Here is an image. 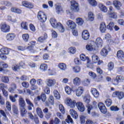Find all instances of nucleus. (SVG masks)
I'll return each instance as SVG.
<instances>
[{"instance_id":"nucleus-1","label":"nucleus","mask_w":124,"mask_h":124,"mask_svg":"<svg viewBox=\"0 0 124 124\" xmlns=\"http://www.w3.org/2000/svg\"><path fill=\"white\" fill-rule=\"evenodd\" d=\"M49 22L53 28L58 29L60 32H64L65 30L63 26H62V24L60 22L57 23L56 19L51 18L49 20Z\"/></svg>"},{"instance_id":"nucleus-43","label":"nucleus","mask_w":124,"mask_h":124,"mask_svg":"<svg viewBox=\"0 0 124 124\" xmlns=\"http://www.w3.org/2000/svg\"><path fill=\"white\" fill-rule=\"evenodd\" d=\"M19 66H17L16 63H15V62H13L12 63V68L14 71H16L17 70V69H19Z\"/></svg>"},{"instance_id":"nucleus-16","label":"nucleus","mask_w":124,"mask_h":124,"mask_svg":"<svg viewBox=\"0 0 124 124\" xmlns=\"http://www.w3.org/2000/svg\"><path fill=\"white\" fill-rule=\"evenodd\" d=\"M113 4L116 9L118 10H120V9H121V8L122 7V3L120 2V1L115 0L113 1Z\"/></svg>"},{"instance_id":"nucleus-47","label":"nucleus","mask_w":124,"mask_h":124,"mask_svg":"<svg viewBox=\"0 0 124 124\" xmlns=\"http://www.w3.org/2000/svg\"><path fill=\"white\" fill-rule=\"evenodd\" d=\"M73 70L75 73H79L81 71V68L79 66H75L73 67Z\"/></svg>"},{"instance_id":"nucleus-9","label":"nucleus","mask_w":124,"mask_h":124,"mask_svg":"<svg viewBox=\"0 0 124 124\" xmlns=\"http://www.w3.org/2000/svg\"><path fill=\"white\" fill-rule=\"evenodd\" d=\"M66 25L68 28H70V29H71V30H74V29H76V23H75V22L72 20H69L67 21Z\"/></svg>"},{"instance_id":"nucleus-14","label":"nucleus","mask_w":124,"mask_h":124,"mask_svg":"<svg viewBox=\"0 0 124 124\" xmlns=\"http://www.w3.org/2000/svg\"><path fill=\"white\" fill-rule=\"evenodd\" d=\"M73 84L75 87H78L81 85V78L79 77H76L73 79Z\"/></svg>"},{"instance_id":"nucleus-30","label":"nucleus","mask_w":124,"mask_h":124,"mask_svg":"<svg viewBox=\"0 0 124 124\" xmlns=\"http://www.w3.org/2000/svg\"><path fill=\"white\" fill-rule=\"evenodd\" d=\"M101 55L103 56V57H106L108 55V53H109V51L107 50L106 47L103 48L101 50Z\"/></svg>"},{"instance_id":"nucleus-29","label":"nucleus","mask_w":124,"mask_h":124,"mask_svg":"<svg viewBox=\"0 0 124 124\" xmlns=\"http://www.w3.org/2000/svg\"><path fill=\"white\" fill-rule=\"evenodd\" d=\"M36 113L39 116L41 119H43L44 115H43V112H42V110H41V108H37L36 109Z\"/></svg>"},{"instance_id":"nucleus-51","label":"nucleus","mask_w":124,"mask_h":124,"mask_svg":"<svg viewBox=\"0 0 124 124\" xmlns=\"http://www.w3.org/2000/svg\"><path fill=\"white\" fill-rule=\"evenodd\" d=\"M13 111L14 114H16V115H18V114H19V110L18 109V107L16 106V105L13 106Z\"/></svg>"},{"instance_id":"nucleus-61","label":"nucleus","mask_w":124,"mask_h":124,"mask_svg":"<svg viewBox=\"0 0 124 124\" xmlns=\"http://www.w3.org/2000/svg\"><path fill=\"white\" fill-rule=\"evenodd\" d=\"M48 100L50 104L53 105L54 104V97L52 95H50L48 97Z\"/></svg>"},{"instance_id":"nucleus-42","label":"nucleus","mask_w":124,"mask_h":124,"mask_svg":"<svg viewBox=\"0 0 124 124\" xmlns=\"http://www.w3.org/2000/svg\"><path fill=\"white\" fill-rule=\"evenodd\" d=\"M38 99L39 100H40V99H41L43 102H45L46 100V95L45 93H42L41 94V96H38Z\"/></svg>"},{"instance_id":"nucleus-48","label":"nucleus","mask_w":124,"mask_h":124,"mask_svg":"<svg viewBox=\"0 0 124 124\" xmlns=\"http://www.w3.org/2000/svg\"><path fill=\"white\" fill-rule=\"evenodd\" d=\"M105 104H106L107 107H110V106L112 105V100L107 99L105 102Z\"/></svg>"},{"instance_id":"nucleus-4","label":"nucleus","mask_w":124,"mask_h":124,"mask_svg":"<svg viewBox=\"0 0 124 124\" xmlns=\"http://www.w3.org/2000/svg\"><path fill=\"white\" fill-rule=\"evenodd\" d=\"M0 30L2 32H9L10 26L5 23H2L0 24Z\"/></svg>"},{"instance_id":"nucleus-34","label":"nucleus","mask_w":124,"mask_h":124,"mask_svg":"<svg viewBox=\"0 0 124 124\" xmlns=\"http://www.w3.org/2000/svg\"><path fill=\"white\" fill-rule=\"evenodd\" d=\"M11 11H12V12H14V13H17L18 14H21V13H22V10L15 7H12L11 9Z\"/></svg>"},{"instance_id":"nucleus-56","label":"nucleus","mask_w":124,"mask_h":124,"mask_svg":"<svg viewBox=\"0 0 124 124\" xmlns=\"http://www.w3.org/2000/svg\"><path fill=\"white\" fill-rule=\"evenodd\" d=\"M59 109L62 114H64V113H65V109L62 105H59Z\"/></svg>"},{"instance_id":"nucleus-5","label":"nucleus","mask_w":124,"mask_h":124,"mask_svg":"<svg viewBox=\"0 0 124 124\" xmlns=\"http://www.w3.org/2000/svg\"><path fill=\"white\" fill-rule=\"evenodd\" d=\"M71 8L72 10L75 11V12H78L79 11V7L78 6V3L75 0H72L71 1Z\"/></svg>"},{"instance_id":"nucleus-41","label":"nucleus","mask_w":124,"mask_h":124,"mask_svg":"<svg viewBox=\"0 0 124 124\" xmlns=\"http://www.w3.org/2000/svg\"><path fill=\"white\" fill-rule=\"evenodd\" d=\"M88 18L90 21H93L94 20V15L93 12H89L88 14Z\"/></svg>"},{"instance_id":"nucleus-6","label":"nucleus","mask_w":124,"mask_h":124,"mask_svg":"<svg viewBox=\"0 0 124 124\" xmlns=\"http://www.w3.org/2000/svg\"><path fill=\"white\" fill-rule=\"evenodd\" d=\"M46 84L47 87H54L57 84V81L54 79L48 78L46 80Z\"/></svg>"},{"instance_id":"nucleus-39","label":"nucleus","mask_w":124,"mask_h":124,"mask_svg":"<svg viewBox=\"0 0 124 124\" xmlns=\"http://www.w3.org/2000/svg\"><path fill=\"white\" fill-rule=\"evenodd\" d=\"M99 8L103 12H107V8L103 4H99Z\"/></svg>"},{"instance_id":"nucleus-20","label":"nucleus","mask_w":124,"mask_h":124,"mask_svg":"<svg viewBox=\"0 0 124 124\" xmlns=\"http://www.w3.org/2000/svg\"><path fill=\"white\" fill-rule=\"evenodd\" d=\"M0 52L1 54L9 55V53H10V49L7 47H2L0 49Z\"/></svg>"},{"instance_id":"nucleus-46","label":"nucleus","mask_w":124,"mask_h":124,"mask_svg":"<svg viewBox=\"0 0 124 124\" xmlns=\"http://www.w3.org/2000/svg\"><path fill=\"white\" fill-rule=\"evenodd\" d=\"M80 59L82 62H85V61H89L90 59H89L88 57H86V55L84 54H81L80 55Z\"/></svg>"},{"instance_id":"nucleus-8","label":"nucleus","mask_w":124,"mask_h":124,"mask_svg":"<svg viewBox=\"0 0 124 124\" xmlns=\"http://www.w3.org/2000/svg\"><path fill=\"white\" fill-rule=\"evenodd\" d=\"M99 110L101 111L102 114H106L107 113V109L106 108V107L105 105L103 104L102 103H99L98 105Z\"/></svg>"},{"instance_id":"nucleus-17","label":"nucleus","mask_w":124,"mask_h":124,"mask_svg":"<svg viewBox=\"0 0 124 124\" xmlns=\"http://www.w3.org/2000/svg\"><path fill=\"white\" fill-rule=\"evenodd\" d=\"M18 103L19 108H22L24 107H26V102H25V100L22 97H20L18 99Z\"/></svg>"},{"instance_id":"nucleus-33","label":"nucleus","mask_w":124,"mask_h":124,"mask_svg":"<svg viewBox=\"0 0 124 124\" xmlns=\"http://www.w3.org/2000/svg\"><path fill=\"white\" fill-rule=\"evenodd\" d=\"M7 67H8V65L4 62H0V72L3 71V68H7Z\"/></svg>"},{"instance_id":"nucleus-25","label":"nucleus","mask_w":124,"mask_h":124,"mask_svg":"<svg viewBox=\"0 0 124 124\" xmlns=\"http://www.w3.org/2000/svg\"><path fill=\"white\" fill-rule=\"evenodd\" d=\"M94 97L97 98L99 96V93L97 91L96 89L94 88H92L91 91Z\"/></svg>"},{"instance_id":"nucleus-45","label":"nucleus","mask_w":124,"mask_h":124,"mask_svg":"<svg viewBox=\"0 0 124 124\" xmlns=\"http://www.w3.org/2000/svg\"><path fill=\"white\" fill-rule=\"evenodd\" d=\"M114 69V63L113 62H110L108 64V69L109 71H112Z\"/></svg>"},{"instance_id":"nucleus-37","label":"nucleus","mask_w":124,"mask_h":124,"mask_svg":"<svg viewBox=\"0 0 124 124\" xmlns=\"http://www.w3.org/2000/svg\"><path fill=\"white\" fill-rule=\"evenodd\" d=\"M108 15L110 18H112L113 19H117V13H115V12H109L108 13Z\"/></svg>"},{"instance_id":"nucleus-11","label":"nucleus","mask_w":124,"mask_h":124,"mask_svg":"<svg viewBox=\"0 0 124 124\" xmlns=\"http://www.w3.org/2000/svg\"><path fill=\"white\" fill-rule=\"evenodd\" d=\"M77 96H81L83 93H84V87L79 86L76 90Z\"/></svg>"},{"instance_id":"nucleus-27","label":"nucleus","mask_w":124,"mask_h":124,"mask_svg":"<svg viewBox=\"0 0 124 124\" xmlns=\"http://www.w3.org/2000/svg\"><path fill=\"white\" fill-rule=\"evenodd\" d=\"M117 56L119 60H123L124 59V52L122 50L117 52Z\"/></svg>"},{"instance_id":"nucleus-22","label":"nucleus","mask_w":124,"mask_h":124,"mask_svg":"<svg viewBox=\"0 0 124 124\" xmlns=\"http://www.w3.org/2000/svg\"><path fill=\"white\" fill-rule=\"evenodd\" d=\"M15 37H16V35L14 33H8L6 35L7 40H9V41H12Z\"/></svg>"},{"instance_id":"nucleus-2","label":"nucleus","mask_w":124,"mask_h":124,"mask_svg":"<svg viewBox=\"0 0 124 124\" xmlns=\"http://www.w3.org/2000/svg\"><path fill=\"white\" fill-rule=\"evenodd\" d=\"M64 102L67 106H69L71 108H75L76 101L75 100H72L69 97H67L65 99Z\"/></svg>"},{"instance_id":"nucleus-64","label":"nucleus","mask_w":124,"mask_h":124,"mask_svg":"<svg viewBox=\"0 0 124 124\" xmlns=\"http://www.w3.org/2000/svg\"><path fill=\"white\" fill-rule=\"evenodd\" d=\"M80 120L81 123L82 124H85V120L86 119V117H85L83 115H80L79 116Z\"/></svg>"},{"instance_id":"nucleus-53","label":"nucleus","mask_w":124,"mask_h":124,"mask_svg":"<svg viewBox=\"0 0 124 124\" xmlns=\"http://www.w3.org/2000/svg\"><path fill=\"white\" fill-rule=\"evenodd\" d=\"M89 2L92 6H96L97 5V2L95 0H89Z\"/></svg>"},{"instance_id":"nucleus-10","label":"nucleus","mask_w":124,"mask_h":124,"mask_svg":"<svg viewBox=\"0 0 124 124\" xmlns=\"http://www.w3.org/2000/svg\"><path fill=\"white\" fill-rule=\"evenodd\" d=\"M76 106L80 112H84L85 106H84V104H83V103L78 102L76 103Z\"/></svg>"},{"instance_id":"nucleus-44","label":"nucleus","mask_w":124,"mask_h":124,"mask_svg":"<svg viewBox=\"0 0 124 124\" xmlns=\"http://www.w3.org/2000/svg\"><path fill=\"white\" fill-rule=\"evenodd\" d=\"M1 81L2 83H5V84H7L9 82V78L7 77H2L1 78Z\"/></svg>"},{"instance_id":"nucleus-7","label":"nucleus","mask_w":124,"mask_h":124,"mask_svg":"<svg viewBox=\"0 0 124 124\" xmlns=\"http://www.w3.org/2000/svg\"><path fill=\"white\" fill-rule=\"evenodd\" d=\"M113 96L114 97H118L119 99H123V98L124 97V93L123 92L117 91L114 92L112 94Z\"/></svg>"},{"instance_id":"nucleus-32","label":"nucleus","mask_w":124,"mask_h":124,"mask_svg":"<svg viewBox=\"0 0 124 124\" xmlns=\"http://www.w3.org/2000/svg\"><path fill=\"white\" fill-rule=\"evenodd\" d=\"M47 37L48 36H47V34L45 33L44 37L41 36L38 38V41L39 42L41 43L44 42V41L47 39Z\"/></svg>"},{"instance_id":"nucleus-31","label":"nucleus","mask_w":124,"mask_h":124,"mask_svg":"<svg viewBox=\"0 0 124 124\" xmlns=\"http://www.w3.org/2000/svg\"><path fill=\"white\" fill-rule=\"evenodd\" d=\"M19 109L20 110V114L22 117H24V116L27 115V113H28V112L27 111V110H26V107L19 108Z\"/></svg>"},{"instance_id":"nucleus-19","label":"nucleus","mask_w":124,"mask_h":124,"mask_svg":"<svg viewBox=\"0 0 124 124\" xmlns=\"http://www.w3.org/2000/svg\"><path fill=\"white\" fill-rule=\"evenodd\" d=\"M70 114L72 116V118L74 119H75L76 120L78 119V114L77 113V112L75 111V110L73 109H71L69 110Z\"/></svg>"},{"instance_id":"nucleus-36","label":"nucleus","mask_w":124,"mask_h":124,"mask_svg":"<svg viewBox=\"0 0 124 124\" xmlns=\"http://www.w3.org/2000/svg\"><path fill=\"white\" fill-rule=\"evenodd\" d=\"M76 22L77 24H78L79 26H82L84 24V20L81 17H78L76 18Z\"/></svg>"},{"instance_id":"nucleus-62","label":"nucleus","mask_w":124,"mask_h":124,"mask_svg":"<svg viewBox=\"0 0 124 124\" xmlns=\"http://www.w3.org/2000/svg\"><path fill=\"white\" fill-rule=\"evenodd\" d=\"M6 107L8 111H11V104L10 102L7 101L6 103Z\"/></svg>"},{"instance_id":"nucleus-52","label":"nucleus","mask_w":124,"mask_h":124,"mask_svg":"<svg viewBox=\"0 0 124 124\" xmlns=\"http://www.w3.org/2000/svg\"><path fill=\"white\" fill-rule=\"evenodd\" d=\"M114 26H115V24H114V22H111L107 26V29H108V30H109L110 31H113V28H114Z\"/></svg>"},{"instance_id":"nucleus-58","label":"nucleus","mask_w":124,"mask_h":124,"mask_svg":"<svg viewBox=\"0 0 124 124\" xmlns=\"http://www.w3.org/2000/svg\"><path fill=\"white\" fill-rule=\"evenodd\" d=\"M3 5H5V6H7L8 7H9L10 6H12V3L11 2H10L9 1H5L3 3Z\"/></svg>"},{"instance_id":"nucleus-35","label":"nucleus","mask_w":124,"mask_h":124,"mask_svg":"<svg viewBox=\"0 0 124 124\" xmlns=\"http://www.w3.org/2000/svg\"><path fill=\"white\" fill-rule=\"evenodd\" d=\"M60 123H61V120H60V119L57 117L55 118L54 120H51L49 122L50 124H54V123L55 124H59Z\"/></svg>"},{"instance_id":"nucleus-21","label":"nucleus","mask_w":124,"mask_h":124,"mask_svg":"<svg viewBox=\"0 0 124 124\" xmlns=\"http://www.w3.org/2000/svg\"><path fill=\"white\" fill-rule=\"evenodd\" d=\"M92 61L94 63L98 62V65H100V63H102V61H100L98 62V57L96 55H93L92 57Z\"/></svg>"},{"instance_id":"nucleus-15","label":"nucleus","mask_w":124,"mask_h":124,"mask_svg":"<svg viewBox=\"0 0 124 124\" xmlns=\"http://www.w3.org/2000/svg\"><path fill=\"white\" fill-rule=\"evenodd\" d=\"M86 49H87L88 51H95L96 47H95L93 44H89L86 45Z\"/></svg>"},{"instance_id":"nucleus-18","label":"nucleus","mask_w":124,"mask_h":124,"mask_svg":"<svg viewBox=\"0 0 124 124\" xmlns=\"http://www.w3.org/2000/svg\"><path fill=\"white\" fill-rule=\"evenodd\" d=\"M55 10L56 11V13H57V14H59L60 15L62 14V13L64 12L63 9H62V6L61 5H57L55 7Z\"/></svg>"},{"instance_id":"nucleus-59","label":"nucleus","mask_w":124,"mask_h":124,"mask_svg":"<svg viewBox=\"0 0 124 124\" xmlns=\"http://www.w3.org/2000/svg\"><path fill=\"white\" fill-rule=\"evenodd\" d=\"M69 51L71 54H75L76 53V48L74 47H70L69 48Z\"/></svg>"},{"instance_id":"nucleus-54","label":"nucleus","mask_w":124,"mask_h":124,"mask_svg":"<svg viewBox=\"0 0 124 124\" xmlns=\"http://www.w3.org/2000/svg\"><path fill=\"white\" fill-rule=\"evenodd\" d=\"M65 91L67 94H71V88H70L68 86H66L65 87Z\"/></svg>"},{"instance_id":"nucleus-26","label":"nucleus","mask_w":124,"mask_h":124,"mask_svg":"<svg viewBox=\"0 0 124 124\" xmlns=\"http://www.w3.org/2000/svg\"><path fill=\"white\" fill-rule=\"evenodd\" d=\"M96 45L98 47H102V45H103V41L102 39L100 38H97L96 40Z\"/></svg>"},{"instance_id":"nucleus-40","label":"nucleus","mask_w":124,"mask_h":124,"mask_svg":"<svg viewBox=\"0 0 124 124\" xmlns=\"http://www.w3.org/2000/svg\"><path fill=\"white\" fill-rule=\"evenodd\" d=\"M40 69H41L42 71H45L48 69V66L47 64L43 63L41 64L40 66Z\"/></svg>"},{"instance_id":"nucleus-24","label":"nucleus","mask_w":124,"mask_h":124,"mask_svg":"<svg viewBox=\"0 0 124 124\" xmlns=\"http://www.w3.org/2000/svg\"><path fill=\"white\" fill-rule=\"evenodd\" d=\"M17 87L16 86V84L13 83L11 85V87L9 88L8 91L9 93H15V89H16Z\"/></svg>"},{"instance_id":"nucleus-60","label":"nucleus","mask_w":124,"mask_h":124,"mask_svg":"<svg viewBox=\"0 0 124 124\" xmlns=\"http://www.w3.org/2000/svg\"><path fill=\"white\" fill-rule=\"evenodd\" d=\"M22 86L23 88H29L30 87V83L27 81H24L22 83Z\"/></svg>"},{"instance_id":"nucleus-3","label":"nucleus","mask_w":124,"mask_h":124,"mask_svg":"<svg viewBox=\"0 0 124 124\" xmlns=\"http://www.w3.org/2000/svg\"><path fill=\"white\" fill-rule=\"evenodd\" d=\"M38 19L42 22V23H45L47 20V16L45 13L42 11H39L37 14Z\"/></svg>"},{"instance_id":"nucleus-38","label":"nucleus","mask_w":124,"mask_h":124,"mask_svg":"<svg viewBox=\"0 0 124 124\" xmlns=\"http://www.w3.org/2000/svg\"><path fill=\"white\" fill-rule=\"evenodd\" d=\"M53 94L54 95V97L56 98V99H61V94L57 90H54Z\"/></svg>"},{"instance_id":"nucleus-12","label":"nucleus","mask_w":124,"mask_h":124,"mask_svg":"<svg viewBox=\"0 0 124 124\" xmlns=\"http://www.w3.org/2000/svg\"><path fill=\"white\" fill-rule=\"evenodd\" d=\"M22 6H24V7H26V8H29L30 9H32L34 6L31 3H30L26 1H22Z\"/></svg>"},{"instance_id":"nucleus-23","label":"nucleus","mask_w":124,"mask_h":124,"mask_svg":"<svg viewBox=\"0 0 124 124\" xmlns=\"http://www.w3.org/2000/svg\"><path fill=\"white\" fill-rule=\"evenodd\" d=\"M100 31L103 33H104L106 31V25L105 23L102 22L100 25Z\"/></svg>"},{"instance_id":"nucleus-50","label":"nucleus","mask_w":124,"mask_h":124,"mask_svg":"<svg viewBox=\"0 0 124 124\" xmlns=\"http://www.w3.org/2000/svg\"><path fill=\"white\" fill-rule=\"evenodd\" d=\"M22 38L25 42H28L29 39L30 38V35L28 34H23L22 35Z\"/></svg>"},{"instance_id":"nucleus-55","label":"nucleus","mask_w":124,"mask_h":124,"mask_svg":"<svg viewBox=\"0 0 124 124\" xmlns=\"http://www.w3.org/2000/svg\"><path fill=\"white\" fill-rule=\"evenodd\" d=\"M21 28L24 30H28V23L26 22H22L21 24Z\"/></svg>"},{"instance_id":"nucleus-63","label":"nucleus","mask_w":124,"mask_h":124,"mask_svg":"<svg viewBox=\"0 0 124 124\" xmlns=\"http://www.w3.org/2000/svg\"><path fill=\"white\" fill-rule=\"evenodd\" d=\"M110 109L111 111H119L120 108H118L117 106H112L110 107Z\"/></svg>"},{"instance_id":"nucleus-28","label":"nucleus","mask_w":124,"mask_h":124,"mask_svg":"<svg viewBox=\"0 0 124 124\" xmlns=\"http://www.w3.org/2000/svg\"><path fill=\"white\" fill-rule=\"evenodd\" d=\"M58 67L61 70L64 71L66 70L67 67L66 66V64L64 63H60L58 64Z\"/></svg>"},{"instance_id":"nucleus-57","label":"nucleus","mask_w":124,"mask_h":124,"mask_svg":"<svg viewBox=\"0 0 124 124\" xmlns=\"http://www.w3.org/2000/svg\"><path fill=\"white\" fill-rule=\"evenodd\" d=\"M66 123L68 124H73V120H72V118H71V117H70V115H68L67 116V119L65 120Z\"/></svg>"},{"instance_id":"nucleus-13","label":"nucleus","mask_w":124,"mask_h":124,"mask_svg":"<svg viewBox=\"0 0 124 124\" xmlns=\"http://www.w3.org/2000/svg\"><path fill=\"white\" fill-rule=\"evenodd\" d=\"M82 37L84 40H88L90 38V33L89 31L84 30L82 32Z\"/></svg>"},{"instance_id":"nucleus-49","label":"nucleus","mask_w":124,"mask_h":124,"mask_svg":"<svg viewBox=\"0 0 124 124\" xmlns=\"http://www.w3.org/2000/svg\"><path fill=\"white\" fill-rule=\"evenodd\" d=\"M89 75L91 77L92 79H93L94 80L97 77V75H96V74H95L93 72H89Z\"/></svg>"}]
</instances>
